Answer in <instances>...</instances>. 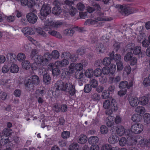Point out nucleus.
I'll return each instance as SVG.
<instances>
[{"mask_svg":"<svg viewBox=\"0 0 150 150\" xmlns=\"http://www.w3.org/2000/svg\"><path fill=\"white\" fill-rule=\"evenodd\" d=\"M55 87L56 92L59 93L61 90L68 92L69 94L71 96L74 95L75 93V86L69 81L64 82L62 81H58L55 84Z\"/></svg>","mask_w":150,"mask_h":150,"instance_id":"1","label":"nucleus"},{"mask_svg":"<svg viewBox=\"0 0 150 150\" xmlns=\"http://www.w3.org/2000/svg\"><path fill=\"white\" fill-rule=\"evenodd\" d=\"M52 58V57L50 53L46 52L43 56H39L35 59V61L38 64L43 65H47Z\"/></svg>","mask_w":150,"mask_h":150,"instance_id":"2","label":"nucleus"},{"mask_svg":"<svg viewBox=\"0 0 150 150\" xmlns=\"http://www.w3.org/2000/svg\"><path fill=\"white\" fill-rule=\"evenodd\" d=\"M114 99H112L111 103L109 100H106L103 103V107L105 109H109V112H116L118 110V107L113 103L115 102Z\"/></svg>","mask_w":150,"mask_h":150,"instance_id":"3","label":"nucleus"},{"mask_svg":"<svg viewBox=\"0 0 150 150\" xmlns=\"http://www.w3.org/2000/svg\"><path fill=\"white\" fill-rule=\"evenodd\" d=\"M144 129L143 125L140 123H135L132 125L131 131L134 133H139L143 131Z\"/></svg>","mask_w":150,"mask_h":150,"instance_id":"4","label":"nucleus"},{"mask_svg":"<svg viewBox=\"0 0 150 150\" xmlns=\"http://www.w3.org/2000/svg\"><path fill=\"white\" fill-rule=\"evenodd\" d=\"M51 8L48 5L43 4L40 10V13L44 17L47 16L51 12Z\"/></svg>","mask_w":150,"mask_h":150,"instance_id":"5","label":"nucleus"},{"mask_svg":"<svg viewBox=\"0 0 150 150\" xmlns=\"http://www.w3.org/2000/svg\"><path fill=\"white\" fill-rule=\"evenodd\" d=\"M116 8H119L120 10H122L125 13L129 12L130 13H135L137 11L135 10L134 8H130L127 7H124L122 5L117 4L115 6Z\"/></svg>","mask_w":150,"mask_h":150,"instance_id":"6","label":"nucleus"},{"mask_svg":"<svg viewBox=\"0 0 150 150\" xmlns=\"http://www.w3.org/2000/svg\"><path fill=\"white\" fill-rule=\"evenodd\" d=\"M26 18L28 21L30 23L34 24L38 19L37 16L34 13L30 12L26 15Z\"/></svg>","mask_w":150,"mask_h":150,"instance_id":"7","label":"nucleus"},{"mask_svg":"<svg viewBox=\"0 0 150 150\" xmlns=\"http://www.w3.org/2000/svg\"><path fill=\"white\" fill-rule=\"evenodd\" d=\"M10 143L13 146V144L11 142L8 141V137L5 136H1L0 137V143L2 146L6 145L7 148V146L9 145V143Z\"/></svg>","mask_w":150,"mask_h":150,"instance_id":"8","label":"nucleus"},{"mask_svg":"<svg viewBox=\"0 0 150 150\" xmlns=\"http://www.w3.org/2000/svg\"><path fill=\"white\" fill-rule=\"evenodd\" d=\"M132 82H130L128 83L127 81H122L120 83L119 87L121 89H125L126 88L129 89L132 86Z\"/></svg>","mask_w":150,"mask_h":150,"instance_id":"9","label":"nucleus"},{"mask_svg":"<svg viewBox=\"0 0 150 150\" xmlns=\"http://www.w3.org/2000/svg\"><path fill=\"white\" fill-rule=\"evenodd\" d=\"M106 115H108L109 116L107 117L106 120V124L108 127H111L114 125V122L112 118V117L110 116L112 113H106Z\"/></svg>","mask_w":150,"mask_h":150,"instance_id":"10","label":"nucleus"},{"mask_svg":"<svg viewBox=\"0 0 150 150\" xmlns=\"http://www.w3.org/2000/svg\"><path fill=\"white\" fill-rule=\"evenodd\" d=\"M24 83L25 88L27 90L30 91L31 89L34 87L31 80L30 79H25Z\"/></svg>","mask_w":150,"mask_h":150,"instance_id":"11","label":"nucleus"},{"mask_svg":"<svg viewBox=\"0 0 150 150\" xmlns=\"http://www.w3.org/2000/svg\"><path fill=\"white\" fill-rule=\"evenodd\" d=\"M21 31L25 35H33L34 34V31L33 28L29 27L23 28Z\"/></svg>","mask_w":150,"mask_h":150,"instance_id":"12","label":"nucleus"},{"mask_svg":"<svg viewBox=\"0 0 150 150\" xmlns=\"http://www.w3.org/2000/svg\"><path fill=\"white\" fill-rule=\"evenodd\" d=\"M111 20V18L106 17L104 16V13L99 12L98 14L97 20L99 21H109Z\"/></svg>","mask_w":150,"mask_h":150,"instance_id":"13","label":"nucleus"},{"mask_svg":"<svg viewBox=\"0 0 150 150\" xmlns=\"http://www.w3.org/2000/svg\"><path fill=\"white\" fill-rule=\"evenodd\" d=\"M129 101L130 105L133 107L137 106L139 102L137 98L132 97L129 98Z\"/></svg>","mask_w":150,"mask_h":150,"instance_id":"14","label":"nucleus"},{"mask_svg":"<svg viewBox=\"0 0 150 150\" xmlns=\"http://www.w3.org/2000/svg\"><path fill=\"white\" fill-rule=\"evenodd\" d=\"M142 113H136L133 115L132 117V120L133 122H139L142 118L141 114Z\"/></svg>","mask_w":150,"mask_h":150,"instance_id":"15","label":"nucleus"},{"mask_svg":"<svg viewBox=\"0 0 150 150\" xmlns=\"http://www.w3.org/2000/svg\"><path fill=\"white\" fill-rule=\"evenodd\" d=\"M75 32L73 28H69L64 30V34L67 36H72Z\"/></svg>","mask_w":150,"mask_h":150,"instance_id":"16","label":"nucleus"},{"mask_svg":"<svg viewBox=\"0 0 150 150\" xmlns=\"http://www.w3.org/2000/svg\"><path fill=\"white\" fill-rule=\"evenodd\" d=\"M87 140V138L85 135L81 134L80 135L78 139V143L81 144H84L85 143Z\"/></svg>","mask_w":150,"mask_h":150,"instance_id":"17","label":"nucleus"},{"mask_svg":"<svg viewBox=\"0 0 150 150\" xmlns=\"http://www.w3.org/2000/svg\"><path fill=\"white\" fill-rule=\"evenodd\" d=\"M116 132L119 136H122L125 133V128L122 126L116 127Z\"/></svg>","mask_w":150,"mask_h":150,"instance_id":"18","label":"nucleus"},{"mask_svg":"<svg viewBox=\"0 0 150 150\" xmlns=\"http://www.w3.org/2000/svg\"><path fill=\"white\" fill-rule=\"evenodd\" d=\"M45 93V92L44 90L38 89L35 91V96L36 98L43 97Z\"/></svg>","mask_w":150,"mask_h":150,"instance_id":"19","label":"nucleus"},{"mask_svg":"<svg viewBox=\"0 0 150 150\" xmlns=\"http://www.w3.org/2000/svg\"><path fill=\"white\" fill-rule=\"evenodd\" d=\"M98 141V138L97 136L91 137L88 138V142L91 144H94Z\"/></svg>","mask_w":150,"mask_h":150,"instance_id":"20","label":"nucleus"},{"mask_svg":"<svg viewBox=\"0 0 150 150\" xmlns=\"http://www.w3.org/2000/svg\"><path fill=\"white\" fill-rule=\"evenodd\" d=\"M118 140L119 138L116 135H112L108 139L109 142L112 144L118 142Z\"/></svg>","mask_w":150,"mask_h":150,"instance_id":"21","label":"nucleus"},{"mask_svg":"<svg viewBox=\"0 0 150 150\" xmlns=\"http://www.w3.org/2000/svg\"><path fill=\"white\" fill-rule=\"evenodd\" d=\"M52 13L56 15H59L62 12V10L60 6H54L52 9Z\"/></svg>","mask_w":150,"mask_h":150,"instance_id":"22","label":"nucleus"},{"mask_svg":"<svg viewBox=\"0 0 150 150\" xmlns=\"http://www.w3.org/2000/svg\"><path fill=\"white\" fill-rule=\"evenodd\" d=\"M121 79V76H117L115 78L110 77L109 82L111 83H117L120 82Z\"/></svg>","mask_w":150,"mask_h":150,"instance_id":"23","label":"nucleus"},{"mask_svg":"<svg viewBox=\"0 0 150 150\" xmlns=\"http://www.w3.org/2000/svg\"><path fill=\"white\" fill-rule=\"evenodd\" d=\"M11 72L13 73H16L19 71V69L16 64H12L9 68Z\"/></svg>","mask_w":150,"mask_h":150,"instance_id":"24","label":"nucleus"},{"mask_svg":"<svg viewBox=\"0 0 150 150\" xmlns=\"http://www.w3.org/2000/svg\"><path fill=\"white\" fill-rule=\"evenodd\" d=\"M51 77L48 74H45L43 77V82L46 84H49L50 81Z\"/></svg>","mask_w":150,"mask_h":150,"instance_id":"25","label":"nucleus"},{"mask_svg":"<svg viewBox=\"0 0 150 150\" xmlns=\"http://www.w3.org/2000/svg\"><path fill=\"white\" fill-rule=\"evenodd\" d=\"M10 80L2 79L0 80V84L6 86L7 88L10 87L9 81Z\"/></svg>","mask_w":150,"mask_h":150,"instance_id":"26","label":"nucleus"},{"mask_svg":"<svg viewBox=\"0 0 150 150\" xmlns=\"http://www.w3.org/2000/svg\"><path fill=\"white\" fill-rule=\"evenodd\" d=\"M144 121L147 124L150 123V114L149 113H145L143 115Z\"/></svg>","mask_w":150,"mask_h":150,"instance_id":"27","label":"nucleus"},{"mask_svg":"<svg viewBox=\"0 0 150 150\" xmlns=\"http://www.w3.org/2000/svg\"><path fill=\"white\" fill-rule=\"evenodd\" d=\"M31 81L33 84L36 85L38 84L39 83V79L38 76L36 75H33L32 76Z\"/></svg>","mask_w":150,"mask_h":150,"instance_id":"28","label":"nucleus"},{"mask_svg":"<svg viewBox=\"0 0 150 150\" xmlns=\"http://www.w3.org/2000/svg\"><path fill=\"white\" fill-rule=\"evenodd\" d=\"M110 56L112 60H116L117 61L119 60L121 57V56L119 54H114V53L113 52L110 54Z\"/></svg>","mask_w":150,"mask_h":150,"instance_id":"29","label":"nucleus"},{"mask_svg":"<svg viewBox=\"0 0 150 150\" xmlns=\"http://www.w3.org/2000/svg\"><path fill=\"white\" fill-rule=\"evenodd\" d=\"M85 75L86 77L90 78L94 75L93 71L92 69H88L87 70L85 73Z\"/></svg>","mask_w":150,"mask_h":150,"instance_id":"30","label":"nucleus"},{"mask_svg":"<svg viewBox=\"0 0 150 150\" xmlns=\"http://www.w3.org/2000/svg\"><path fill=\"white\" fill-rule=\"evenodd\" d=\"M116 64L117 71H121L123 68L122 62L120 60H117L116 62Z\"/></svg>","mask_w":150,"mask_h":150,"instance_id":"31","label":"nucleus"},{"mask_svg":"<svg viewBox=\"0 0 150 150\" xmlns=\"http://www.w3.org/2000/svg\"><path fill=\"white\" fill-rule=\"evenodd\" d=\"M36 31L38 34L41 35L43 37H46L47 36V34L40 28H36Z\"/></svg>","mask_w":150,"mask_h":150,"instance_id":"32","label":"nucleus"},{"mask_svg":"<svg viewBox=\"0 0 150 150\" xmlns=\"http://www.w3.org/2000/svg\"><path fill=\"white\" fill-rule=\"evenodd\" d=\"M148 98L147 97L143 96L141 98L139 102L141 105H145L148 103Z\"/></svg>","mask_w":150,"mask_h":150,"instance_id":"33","label":"nucleus"},{"mask_svg":"<svg viewBox=\"0 0 150 150\" xmlns=\"http://www.w3.org/2000/svg\"><path fill=\"white\" fill-rule=\"evenodd\" d=\"M69 8V13L70 15L72 16H75L77 11L76 8L72 6H70Z\"/></svg>","mask_w":150,"mask_h":150,"instance_id":"34","label":"nucleus"},{"mask_svg":"<svg viewBox=\"0 0 150 150\" xmlns=\"http://www.w3.org/2000/svg\"><path fill=\"white\" fill-rule=\"evenodd\" d=\"M133 53L135 55H137L140 54H142L141 52V48L140 46H136L133 49Z\"/></svg>","mask_w":150,"mask_h":150,"instance_id":"35","label":"nucleus"},{"mask_svg":"<svg viewBox=\"0 0 150 150\" xmlns=\"http://www.w3.org/2000/svg\"><path fill=\"white\" fill-rule=\"evenodd\" d=\"M22 67L24 69H29L30 67V64L28 61H25L23 62L22 64Z\"/></svg>","mask_w":150,"mask_h":150,"instance_id":"36","label":"nucleus"},{"mask_svg":"<svg viewBox=\"0 0 150 150\" xmlns=\"http://www.w3.org/2000/svg\"><path fill=\"white\" fill-rule=\"evenodd\" d=\"M102 73L101 69L99 68H97L93 71L94 76L96 77L100 76Z\"/></svg>","mask_w":150,"mask_h":150,"instance_id":"37","label":"nucleus"},{"mask_svg":"<svg viewBox=\"0 0 150 150\" xmlns=\"http://www.w3.org/2000/svg\"><path fill=\"white\" fill-rule=\"evenodd\" d=\"M133 54L131 52H128L125 54L124 57V59L126 62L129 61L133 57Z\"/></svg>","mask_w":150,"mask_h":150,"instance_id":"38","label":"nucleus"},{"mask_svg":"<svg viewBox=\"0 0 150 150\" xmlns=\"http://www.w3.org/2000/svg\"><path fill=\"white\" fill-rule=\"evenodd\" d=\"M97 20V18H95V19H89L86 20L85 23V24L86 25H89V24L91 25H94L97 23L98 21Z\"/></svg>","mask_w":150,"mask_h":150,"instance_id":"39","label":"nucleus"},{"mask_svg":"<svg viewBox=\"0 0 150 150\" xmlns=\"http://www.w3.org/2000/svg\"><path fill=\"white\" fill-rule=\"evenodd\" d=\"M112 60V59L111 58L106 57L103 59V64L105 65H109L110 64Z\"/></svg>","mask_w":150,"mask_h":150,"instance_id":"40","label":"nucleus"},{"mask_svg":"<svg viewBox=\"0 0 150 150\" xmlns=\"http://www.w3.org/2000/svg\"><path fill=\"white\" fill-rule=\"evenodd\" d=\"M11 129L9 128H5L3 130L2 134L4 135V136L7 137L11 134Z\"/></svg>","mask_w":150,"mask_h":150,"instance_id":"41","label":"nucleus"},{"mask_svg":"<svg viewBox=\"0 0 150 150\" xmlns=\"http://www.w3.org/2000/svg\"><path fill=\"white\" fill-rule=\"evenodd\" d=\"M79 145L78 144L74 143L72 144L69 146V150H78Z\"/></svg>","mask_w":150,"mask_h":150,"instance_id":"42","label":"nucleus"},{"mask_svg":"<svg viewBox=\"0 0 150 150\" xmlns=\"http://www.w3.org/2000/svg\"><path fill=\"white\" fill-rule=\"evenodd\" d=\"M100 131L101 134H105L108 132V128L105 125H103L100 127Z\"/></svg>","mask_w":150,"mask_h":150,"instance_id":"43","label":"nucleus"},{"mask_svg":"<svg viewBox=\"0 0 150 150\" xmlns=\"http://www.w3.org/2000/svg\"><path fill=\"white\" fill-rule=\"evenodd\" d=\"M51 54L52 55V58L55 59H58L59 56V54L57 50L53 51L52 52Z\"/></svg>","mask_w":150,"mask_h":150,"instance_id":"44","label":"nucleus"},{"mask_svg":"<svg viewBox=\"0 0 150 150\" xmlns=\"http://www.w3.org/2000/svg\"><path fill=\"white\" fill-rule=\"evenodd\" d=\"M102 73L104 75H107L110 74V70L109 68L107 67H105L103 68L102 70Z\"/></svg>","mask_w":150,"mask_h":150,"instance_id":"45","label":"nucleus"},{"mask_svg":"<svg viewBox=\"0 0 150 150\" xmlns=\"http://www.w3.org/2000/svg\"><path fill=\"white\" fill-rule=\"evenodd\" d=\"M17 58L18 60L22 61L25 59V55L24 53H20L17 55Z\"/></svg>","mask_w":150,"mask_h":150,"instance_id":"46","label":"nucleus"},{"mask_svg":"<svg viewBox=\"0 0 150 150\" xmlns=\"http://www.w3.org/2000/svg\"><path fill=\"white\" fill-rule=\"evenodd\" d=\"M91 98L93 100L98 101L100 99V95L96 93H94L91 95Z\"/></svg>","mask_w":150,"mask_h":150,"instance_id":"47","label":"nucleus"},{"mask_svg":"<svg viewBox=\"0 0 150 150\" xmlns=\"http://www.w3.org/2000/svg\"><path fill=\"white\" fill-rule=\"evenodd\" d=\"M70 133L69 131H64L62 133V137L64 139H67L70 137Z\"/></svg>","mask_w":150,"mask_h":150,"instance_id":"48","label":"nucleus"},{"mask_svg":"<svg viewBox=\"0 0 150 150\" xmlns=\"http://www.w3.org/2000/svg\"><path fill=\"white\" fill-rule=\"evenodd\" d=\"M110 93L108 90H105L102 94V97L103 99H106L109 96Z\"/></svg>","mask_w":150,"mask_h":150,"instance_id":"49","label":"nucleus"},{"mask_svg":"<svg viewBox=\"0 0 150 150\" xmlns=\"http://www.w3.org/2000/svg\"><path fill=\"white\" fill-rule=\"evenodd\" d=\"M71 55V54L69 52H65L62 53L61 57L68 59L69 58H70Z\"/></svg>","mask_w":150,"mask_h":150,"instance_id":"50","label":"nucleus"},{"mask_svg":"<svg viewBox=\"0 0 150 150\" xmlns=\"http://www.w3.org/2000/svg\"><path fill=\"white\" fill-rule=\"evenodd\" d=\"M75 77L78 79H82L83 76V73L81 71L76 72L75 73Z\"/></svg>","mask_w":150,"mask_h":150,"instance_id":"51","label":"nucleus"},{"mask_svg":"<svg viewBox=\"0 0 150 150\" xmlns=\"http://www.w3.org/2000/svg\"><path fill=\"white\" fill-rule=\"evenodd\" d=\"M98 85V82L95 79H93L91 81V86L93 88H96Z\"/></svg>","mask_w":150,"mask_h":150,"instance_id":"52","label":"nucleus"},{"mask_svg":"<svg viewBox=\"0 0 150 150\" xmlns=\"http://www.w3.org/2000/svg\"><path fill=\"white\" fill-rule=\"evenodd\" d=\"M52 109L56 112H58L61 111L60 107L57 103L54 104L52 107Z\"/></svg>","mask_w":150,"mask_h":150,"instance_id":"53","label":"nucleus"},{"mask_svg":"<svg viewBox=\"0 0 150 150\" xmlns=\"http://www.w3.org/2000/svg\"><path fill=\"white\" fill-rule=\"evenodd\" d=\"M27 5L29 8H32L35 4V1L33 0H28Z\"/></svg>","mask_w":150,"mask_h":150,"instance_id":"54","label":"nucleus"},{"mask_svg":"<svg viewBox=\"0 0 150 150\" xmlns=\"http://www.w3.org/2000/svg\"><path fill=\"white\" fill-rule=\"evenodd\" d=\"M91 86L90 85L88 84L85 86L84 91L86 93H88L91 91Z\"/></svg>","mask_w":150,"mask_h":150,"instance_id":"55","label":"nucleus"},{"mask_svg":"<svg viewBox=\"0 0 150 150\" xmlns=\"http://www.w3.org/2000/svg\"><path fill=\"white\" fill-rule=\"evenodd\" d=\"M150 79L149 77L146 78L144 79L143 82V84L146 86H150Z\"/></svg>","mask_w":150,"mask_h":150,"instance_id":"56","label":"nucleus"},{"mask_svg":"<svg viewBox=\"0 0 150 150\" xmlns=\"http://www.w3.org/2000/svg\"><path fill=\"white\" fill-rule=\"evenodd\" d=\"M135 111L137 112H144L145 109L143 106H138L136 108Z\"/></svg>","mask_w":150,"mask_h":150,"instance_id":"57","label":"nucleus"},{"mask_svg":"<svg viewBox=\"0 0 150 150\" xmlns=\"http://www.w3.org/2000/svg\"><path fill=\"white\" fill-rule=\"evenodd\" d=\"M110 74L113 75L116 70V66L115 64H111L110 66Z\"/></svg>","mask_w":150,"mask_h":150,"instance_id":"58","label":"nucleus"},{"mask_svg":"<svg viewBox=\"0 0 150 150\" xmlns=\"http://www.w3.org/2000/svg\"><path fill=\"white\" fill-rule=\"evenodd\" d=\"M60 73V70L58 68H57L52 69V73L54 76H57Z\"/></svg>","mask_w":150,"mask_h":150,"instance_id":"59","label":"nucleus"},{"mask_svg":"<svg viewBox=\"0 0 150 150\" xmlns=\"http://www.w3.org/2000/svg\"><path fill=\"white\" fill-rule=\"evenodd\" d=\"M131 71V68L129 65H127L124 68V71L126 73L127 75L130 73Z\"/></svg>","mask_w":150,"mask_h":150,"instance_id":"60","label":"nucleus"},{"mask_svg":"<svg viewBox=\"0 0 150 150\" xmlns=\"http://www.w3.org/2000/svg\"><path fill=\"white\" fill-rule=\"evenodd\" d=\"M76 6L78 9L81 11H83L85 8L84 5L81 2L77 4Z\"/></svg>","mask_w":150,"mask_h":150,"instance_id":"61","label":"nucleus"},{"mask_svg":"<svg viewBox=\"0 0 150 150\" xmlns=\"http://www.w3.org/2000/svg\"><path fill=\"white\" fill-rule=\"evenodd\" d=\"M126 143V139L125 137H122L120 139L119 144L121 146H123L125 145Z\"/></svg>","mask_w":150,"mask_h":150,"instance_id":"62","label":"nucleus"},{"mask_svg":"<svg viewBox=\"0 0 150 150\" xmlns=\"http://www.w3.org/2000/svg\"><path fill=\"white\" fill-rule=\"evenodd\" d=\"M126 89H125L124 90L121 89L120 91H118L117 94L119 96L121 97L125 95L126 94Z\"/></svg>","mask_w":150,"mask_h":150,"instance_id":"63","label":"nucleus"},{"mask_svg":"<svg viewBox=\"0 0 150 150\" xmlns=\"http://www.w3.org/2000/svg\"><path fill=\"white\" fill-rule=\"evenodd\" d=\"M110 145L106 144L103 146L101 148V150H110L111 149Z\"/></svg>","mask_w":150,"mask_h":150,"instance_id":"64","label":"nucleus"}]
</instances>
